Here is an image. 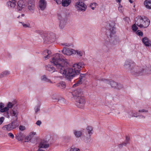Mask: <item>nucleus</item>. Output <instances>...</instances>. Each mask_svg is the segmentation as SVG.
<instances>
[{
	"mask_svg": "<svg viewBox=\"0 0 151 151\" xmlns=\"http://www.w3.org/2000/svg\"><path fill=\"white\" fill-rule=\"evenodd\" d=\"M50 61L59 71L55 73V77L61 78L64 77L69 80L79 75L81 68L84 66L83 63L80 62L75 63L71 68H66L68 64L66 60L63 58L61 54L58 53L53 55Z\"/></svg>",
	"mask_w": 151,
	"mask_h": 151,
	"instance_id": "f257e3e1",
	"label": "nucleus"
},
{
	"mask_svg": "<svg viewBox=\"0 0 151 151\" xmlns=\"http://www.w3.org/2000/svg\"><path fill=\"white\" fill-rule=\"evenodd\" d=\"M124 68L136 76L142 75L145 74V70L142 68L138 66H135L134 63L129 60H126L123 65Z\"/></svg>",
	"mask_w": 151,
	"mask_h": 151,
	"instance_id": "f03ea898",
	"label": "nucleus"
},
{
	"mask_svg": "<svg viewBox=\"0 0 151 151\" xmlns=\"http://www.w3.org/2000/svg\"><path fill=\"white\" fill-rule=\"evenodd\" d=\"M136 24L140 28H146L150 24V20L145 16H137L135 19Z\"/></svg>",
	"mask_w": 151,
	"mask_h": 151,
	"instance_id": "7ed1b4c3",
	"label": "nucleus"
},
{
	"mask_svg": "<svg viewBox=\"0 0 151 151\" xmlns=\"http://www.w3.org/2000/svg\"><path fill=\"white\" fill-rule=\"evenodd\" d=\"M19 125L17 119H15L8 124L3 126L1 129L4 131L9 132L16 129Z\"/></svg>",
	"mask_w": 151,
	"mask_h": 151,
	"instance_id": "20e7f679",
	"label": "nucleus"
},
{
	"mask_svg": "<svg viewBox=\"0 0 151 151\" xmlns=\"http://www.w3.org/2000/svg\"><path fill=\"white\" fill-rule=\"evenodd\" d=\"M42 37L43 39L44 43L48 44L53 42L56 39L55 35L52 33L49 34L44 33Z\"/></svg>",
	"mask_w": 151,
	"mask_h": 151,
	"instance_id": "39448f33",
	"label": "nucleus"
},
{
	"mask_svg": "<svg viewBox=\"0 0 151 151\" xmlns=\"http://www.w3.org/2000/svg\"><path fill=\"white\" fill-rule=\"evenodd\" d=\"M115 23L114 21H111L107 25V28L108 29L106 31V34L108 38L110 37L112 39L114 34L115 33V28L114 27Z\"/></svg>",
	"mask_w": 151,
	"mask_h": 151,
	"instance_id": "423d86ee",
	"label": "nucleus"
},
{
	"mask_svg": "<svg viewBox=\"0 0 151 151\" xmlns=\"http://www.w3.org/2000/svg\"><path fill=\"white\" fill-rule=\"evenodd\" d=\"M75 99L77 106L79 108H83L86 103L85 99L83 96L76 98Z\"/></svg>",
	"mask_w": 151,
	"mask_h": 151,
	"instance_id": "0eeeda50",
	"label": "nucleus"
},
{
	"mask_svg": "<svg viewBox=\"0 0 151 151\" xmlns=\"http://www.w3.org/2000/svg\"><path fill=\"white\" fill-rule=\"evenodd\" d=\"M75 7L79 11H84L86 9V6L83 2L78 1L76 3Z\"/></svg>",
	"mask_w": 151,
	"mask_h": 151,
	"instance_id": "6e6552de",
	"label": "nucleus"
},
{
	"mask_svg": "<svg viewBox=\"0 0 151 151\" xmlns=\"http://www.w3.org/2000/svg\"><path fill=\"white\" fill-rule=\"evenodd\" d=\"M83 93L81 88H78L74 91L72 93L73 96L75 98L79 97L82 96Z\"/></svg>",
	"mask_w": 151,
	"mask_h": 151,
	"instance_id": "1a4fd4ad",
	"label": "nucleus"
},
{
	"mask_svg": "<svg viewBox=\"0 0 151 151\" xmlns=\"http://www.w3.org/2000/svg\"><path fill=\"white\" fill-rule=\"evenodd\" d=\"M26 2L23 0H20L17 3V9L19 11L21 10L25 7Z\"/></svg>",
	"mask_w": 151,
	"mask_h": 151,
	"instance_id": "9d476101",
	"label": "nucleus"
},
{
	"mask_svg": "<svg viewBox=\"0 0 151 151\" xmlns=\"http://www.w3.org/2000/svg\"><path fill=\"white\" fill-rule=\"evenodd\" d=\"M49 145L48 143V141L44 140L41 141L39 144L38 147L39 148H46L49 147Z\"/></svg>",
	"mask_w": 151,
	"mask_h": 151,
	"instance_id": "9b49d317",
	"label": "nucleus"
},
{
	"mask_svg": "<svg viewBox=\"0 0 151 151\" xmlns=\"http://www.w3.org/2000/svg\"><path fill=\"white\" fill-rule=\"evenodd\" d=\"M49 145L48 143V141L44 140L41 141L39 144L38 147L39 148H46L49 147Z\"/></svg>",
	"mask_w": 151,
	"mask_h": 151,
	"instance_id": "f8f14e48",
	"label": "nucleus"
},
{
	"mask_svg": "<svg viewBox=\"0 0 151 151\" xmlns=\"http://www.w3.org/2000/svg\"><path fill=\"white\" fill-rule=\"evenodd\" d=\"M73 51H74V50L73 49L70 50L69 49H67L65 47H64L63 50H62V52L63 54L68 55H70L74 53V52Z\"/></svg>",
	"mask_w": 151,
	"mask_h": 151,
	"instance_id": "ddd939ff",
	"label": "nucleus"
},
{
	"mask_svg": "<svg viewBox=\"0 0 151 151\" xmlns=\"http://www.w3.org/2000/svg\"><path fill=\"white\" fill-rule=\"evenodd\" d=\"M47 3L45 0H40L39 1V7L41 10H43L45 8Z\"/></svg>",
	"mask_w": 151,
	"mask_h": 151,
	"instance_id": "4468645a",
	"label": "nucleus"
},
{
	"mask_svg": "<svg viewBox=\"0 0 151 151\" xmlns=\"http://www.w3.org/2000/svg\"><path fill=\"white\" fill-rule=\"evenodd\" d=\"M105 83L108 84H110L111 87L113 88H116L117 86V83L113 81H110L109 80L104 79Z\"/></svg>",
	"mask_w": 151,
	"mask_h": 151,
	"instance_id": "2eb2a0df",
	"label": "nucleus"
},
{
	"mask_svg": "<svg viewBox=\"0 0 151 151\" xmlns=\"http://www.w3.org/2000/svg\"><path fill=\"white\" fill-rule=\"evenodd\" d=\"M16 1L15 0H9L7 3L8 6L11 8H14L16 6Z\"/></svg>",
	"mask_w": 151,
	"mask_h": 151,
	"instance_id": "dca6fc26",
	"label": "nucleus"
},
{
	"mask_svg": "<svg viewBox=\"0 0 151 151\" xmlns=\"http://www.w3.org/2000/svg\"><path fill=\"white\" fill-rule=\"evenodd\" d=\"M73 132L75 137L77 138L81 137L82 135V132L81 131L74 130L73 131Z\"/></svg>",
	"mask_w": 151,
	"mask_h": 151,
	"instance_id": "f3484780",
	"label": "nucleus"
},
{
	"mask_svg": "<svg viewBox=\"0 0 151 151\" xmlns=\"http://www.w3.org/2000/svg\"><path fill=\"white\" fill-rule=\"evenodd\" d=\"M93 127L91 126H88L86 128V131L89 134L88 137H87L88 138H90L91 135L93 134Z\"/></svg>",
	"mask_w": 151,
	"mask_h": 151,
	"instance_id": "a211bd4d",
	"label": "nucleus"
},
{
	"mask_svg": "<svg viewBox=\"0 0 151 151\" xmlns=\"http://www.w3.org/2000/svg\"><path fill=\"white\" fill-rule=\"evenodd\" d=\"M80 77L79 78L80 79L78 80L77 83L74 84L73 86V87H75L76 86H77L78 84H80L82 83V81L81 79L83 78L85 76V74H81L80 76Z\"/></svg>",
	"mask_w": 151,
	"mask_h": 151,
	"instance_id": "6ab92c4d",
	"label": "nucleus"
},
{
	"mask_svg": "<svg viewBox=\"0 0 151 151\" xmlns=\"http://www.w3.org/2000/svg\"><path fill=\"white\" fill-rule=\"evenodd\" d=\"M145 7L149 9H151V0H146L144 2Z\"/></svg>",
	"mask_w": 151,
	"mask_h": 151,
	"instance_id": "aec40b11",
	"label": "nucleus"
},
{
	"mask_svg": "<svg viewBox=\"0 0 151 151\" xmlns=\"http://www.w3.org/2000/svg\"><path fill=\"white\" fill-rule=\"evenodd\" d=\"M128 117L129 118H130L131 117H137L138 116H139L140 114L139 112L134 113L132 115V112L131 111L128 113Z\"/></svg>",
	"mask_w": 151,
	"mask_h": 151,
	"instance_id": "412c9836",
	"label": "nucleus"
},
{
	"mask_svg": "<svg viewBox=\"0 0 151 151\" xmlns=\"http://www.w3.org/2000/svg\"><path fill=\"white\" fill-rule=\"evenodd\" d=\"M56 86L60 88L63 89L65 88L66 87V84L65 82H60L57 83L56 85Z\"/></svg>",
	"mask_w": 151,
	"mask_h": 151,
	"instance_id": "4be33fe9",
	"label": "nucleus"
},
{
	"mask_svg": "<svg viewBox=\"0 0 151 151\" xmlns=\"http://www.w3.org/2000/svg\"><path fill=\"white\" fill-rule=\"evenodd\" d=\"M71 0H62V4L63 6H67L70 4Z\"/></svg>",
	"mask_w": 151,
	"mask_h": 151,
	"instance_id": "5701e85b",
	"label": "nucleus"
},
{
	"mask_svg": "<svg viewBox=\"0 0 151 151\" xmlns=\"http://www.w3.org/2000/svg\"><path fill=\"white\" fill-rule=\"evenodd\" d=\"M50 54V52L47 50H46L44 51L43 54L44 58H45V60L49 58L50 56H49V55Z\"/></svg>",
	"mask_w": 151,
	"mask_h": 151,
	"instance_id": "b1692460",
	"label": "nucleus"
},
{
	"mask_svg": "<svg viewBox=\"0 0 151 151\" xmlns=\"http://www.w3.org/2000/svg\"><path fill=\"white\" fill-rule=\"evenodd\" d=\"M35 4H27V8L30 12H33L35 10Z\"/></svg>",
	"mask_w": 151,
	"mask_h": 151,
	"instance_id": "393cba45",
	"label": "nucleus"
},
{
	"mask_svg": "<svg viewBox=\"0 0 151 151\" xmlns=\"http://www.w3.org/2000/svg\"><path fill=\"white\" fill-rule=\"evenodd\" d=\"M46 69L47 70L51 72H53L55 71V68L52 66L49 65H47L46 67Z\"/></svg>",
	"mask_w": 151,
	"mask_h": 151,
	"instance_id": "a878e982",
	"label": "nucleus"
},
{
	"mask_svg": "<svg viewBox=\"0 0 151 151\" xmlns=\"http://www.w3.org/2000/svg\"><path fill=\"white\" fill-rule=\"evenodd\" d=\"M10 73V72L8 70H5L1 73L0 75V78H3L6 76L9 75Z\"/></svg>",
	"mask_w": 151,
	"mask_h": 151,
	"instance_id": "bb28decb",
	"label": "nucleus"
},
{
	"mask_svg": "<svg viewBox=\"0 0 151 151\" xmlns=\"http://www.w3.org/2000/svg\"><path fill=\"white\" fill-rule=\"evenodd\" d=\"M65 23L66 22L64 19L61 20L60 21V28L62 29H63L64 27Z\"/></svg>",
	"mask_w": 151,
	"mask_h": 151,
	"instance_id": "cd10ccee",
	"label": "nucleus"
},
{
	"mask_svg": "<svg viewBox=\"0 0 151 151\" xmlns=\"http://www.w3.org/2000/svg\"><path fill=\"white\" fill-rule=\"evenodd\" d=\"M41 79L42 80L47 82L50 83H52L51 81L50 80V79H48L47 78L45 75H43L41 77Z\"/></svg>",
	"mask_w": 151,
	"mask_h": 151,
	"instance_id": "c85d7f7f",
	"label": "nucleus"
},
{
	"mask_svg": "<svg viewBox=\"0 0 151 151\" xmlns=\"http://www.w3.org/2000/svg\"><path fill=\"white\" fill-rule=\"evenodd\" d=\"M19 23L22 24V25L23 26V27L24 28H30V24L29 23H25L24 22H19Z\"/></svg>",
	"mask_w": 151,
	"mask_h": 151,
	"instance_id": "c756f323",
	"label": "nucleus"
},
{
	"mask_svg": "<svg viewBox=\"0 0 151 151\" xmlns=\"http://www.w3.org/2000/svg\"><path fill=\"white\" fill-rule=\"evenodd\" d=\"M11 114L13 116H14L16 117V119H17V116L18 114V111L17 110H12L11 111Z\"/></svg>",
	"mask_w": 151,
	"mask_h": 151,
	"instance_id": "7c9ffc66",
	"label": "nucleus"
},
{
	"mask_svg": "<svg viewBox=\"0 0 151 151\" xmlns=\"http://www.w3.org/2000/svg\"><path fill=\"white\" fill-rule=\"evenodd\" d=\"M58 101L59 104H63L65 103V100L64 98H62L58 100Z\"/></svg>",
	"mask_w": 151,
	"mask_h": 151,
	"instance_id": "2f4dec72",
	"label": "nucleus"
},
{
	"mask_svg": "<svg viewBox=\"0 0 151 151\" xmlns=\"http://www.w3.org/2000/svg\"><path fill=\"white\" fill-rule=\"evenodd\" d=\"M129 138L128 137H126V140L125 142L122 144L123 145L125 146L127 144L129 143Z\"/></svg>",
	"mask_w": 151,
	"mask_h": 151,
	"instance_id": "473e14b6",
	"label": "nucleus"
},
{
	"mask_svg": "<svg viewBox=\"0 0 151 151\" xmlns=\"http://www.w3.org/2000/svg\"><path fill=\"white\" fill-rule=\"evenodd\" d=\"M97 5V4L96 3H93L90 4V6L92 9L94 10Z\"/></svg>",
	"mask_w": 151,
	"mask_h": 151,
	"instance_id": "72a5a7b5",
	"label": "nucleus"
},
{
	"mask_svg": "<svg viewBox=\"0 0 151 151\" xmlns=\"http://www.w3.org/2000/svg\"><path fill=\"white\" fill-rule=\"evenodd\" d=\"M136 23L134 24L132 26V29L133 31L135 32L136 31L137 29H138V28L136 26Z\"/></svg>",
	"mask_w": 151,
	"mask_h": 151,
	"instance_id": "f704fd0d",
	"label": "nucleus"
},
{
	"mask_svg": "<svg viewBox=\"0 0 151 151\" xmlns=\"http://www.w3.org/2000/svg\"><path fill=\"white\" fill-rule=\"evenodd\" d=\"M35 4V0H28L27 4Z\"/></svg>",
	"mask_w": 151,
	"mask_h": 151,
	"instance_id": "c9c22d12",
	"label": "nucleus"
},
{
	"mask_svg": "<svg viewBox=\"0 0 151 151\" xmlns=\"http://www.w3.org/2000/svg\"><path fill=\"white\" fill-rule=\"evenodd\" d=\"M138 112H139L140 114H141L142 113H147L148 112V111L146 109H142L139 110Z\"/></svg>",
	"mask_w": 151,
	"mask_h": 151,
	"instance_id": "e433bc0d",
	"label": "nucleus"
},
{
	"mask_svg": "<svg viewBox=\"0 0 151 151\" xmlns=\"http://www.w3.org/2000/svg\"><path fill=\"white\" fill-rule=\"evenodd\" d=\"M9 110V109L8 107H5L3 109H0V111L1 112H6L8 111Z\"/></svg>",
	"mask_w": 151,
	"mask_h": 151,
	"instance_id": "4c0bfd02",
	"label": "nucleus"
},
{
	"mask_svg": "<svg viewBox=\"0 0 151 151\" xmlns=\"http://www.w3.org/2000/svg\"><path fill=\"white\" fill-rule=\"evenodd\" d=\"M144 44L145 45L147 46H151V42L149 41L148 40V41H147L146 43H144Z\"/></svg>",
	"mask_w": 151,
	"mask_h": 151,
	"instance_id": "58836bf2",
	"label": "nucleus"
},
{
	"mask_svg": "<svg viewBox=\"0 0 151 151\" xmlns=\"http://www.w3.org/2000/svg\"><path fill=\"white\" fill-rule=\"evenodd\" d=\"M32 138L29 135L27 136L25 138V141L26 142H28Z\"/></svg>",
	"mask_w": 151,
	"mask_h": 151,
	"instance_id": "ea45409f",
	"label": "nucleus"
},
{
	"mask_svg": "<svg viewBox=\"0 0 151 151\" xmlns=\"http://www.w3.org/2000/svg\"><path fill=\"white\" fill-rule=\"evenodd\" d=\"M40 106L39 105L37 106L35 108V110L36 113H37L40 110Z\"/></svg>",
	"mask_w": 151,
	"mask_h": 151,
	"instance_id": "a19ab883",
	"label": "nucleus"
},
{
	"mask_svg": "<svg viewBox=\"0 0 151 151\" xmlns=\"http://www.w3.org/2000/svg\"><path fill=\"white\" fill-rule=\"evenodd\" d=\"M14 105V104L12 103L9 102L7 105V107H8L9 109V108H12Z\"/></svg>",
	"mask_w": 151,
	"mask_h": 151,
	"instance_id": "79ce46f5",
	"label": "nucleus"
},
{
	"mask_svg": "<svg viewBox=\"0 0 151 151\" xmlns=\"http://www.w3.org/2000/svg\"><path fill=\"white\" fill-rule=\"evenodd\" d=\"M123 87L122 85L120 84H117V86H116V89H120L122 88Z\"/></svg>",
	"mask_w": 151,
	"mask_h": 151,
	"instance_id": "37998d69",
	"label": "nucleus"
},
{
	"mask_svg": "<svg viewBox=\"0 0 151 151\" xmlns=\"http://www.w3.org/2000/svg\"><path fill=\"white\" fill-rule=\"evenodd\" d=\"M4 117L3 116H2L0 117V125L3 123L4 120Z\"/></svg>",
	"mask_w": 151,
	"mask_h": 151,
	"instance_id": "c03bdc74",
	"label": "nucleus"
},
{
	"mask_svg": "<svg viewBox=\"0 0 151 151\" xmlns=\"http://www.w3.org/2000/svg\"><path fill=\"white\" fill-rule=\"evenodd\" d=\"M136 34L137 35L140 36H142L143 35V32L139 30H138Z\"/></svg>",
	"mask_w": 151,
	"mask_h": 151,
	"instance_id": "a18cd8bd",
	"label": "nucleus"
},
{
	"mask_svg": "<svg viewBox=\"0 0 151 151\" xmlns=\"http://www.w3.org/2000/svg\"><path fill=\"white\" fill-rule=\"evenodd\" d=\"M70 151H80L79 148H72L70 149Z\"/></svg>",
	"mask_w": 151,
	"mask_h": 151,
	"instance_id": "49530a36",
	"label": "nucleus"
},
{
	"mask_svg": "<svg viewBox=\"0 0 151 151\" xmlns=\"http://www.w3.org/2000/svg\"><path fill=\"white\" fill-rule=\"evenodd\" d=\"M77 53V54L80 57H81L82 56L83 53L80 51H77L76 53Z\"/></svg>",
	"mask_w": 151,
	"mask_h": 151,
	"instance_id": "de8ad7c7",
	"label": "nucleus"
},
{
	"mask_svg": "<svg viewBox=\"0 0 151 151\" xmlns=\"http://www.w3.org/2000/svg\"><path fill=\"white\" fill-rule=\"evenodd\" d=\"M109 40V41H108L107 40L105 42L104 45L106 46H107L108 45H109L110 44V43L111 42V41H110V40Z\"/></svg>",
	"mask_w": 151,
	"mask_h": 151,
	"instance_id": "09e8293b",
	"label": "nucleus"
},
{
	"mask_svg": "<svg viewBox=\"0 0 151 151\" xmlns=\"http://www.w3.org/2000/svg\"><path fill=\"white\" fill-rule=\"evenodd\" d=\"M18 135L19 136V137H21V138L23 139L24 137V135L22 133L20 132L18 134Z\"/></svg>",
	"mask_w": 151,
	"mask_h": 151,
	"instance_id": "8fccbe9b",
	"label": "nucleus"
},
{
	"mask_svg": "<svg viewBox=\"0 0 151 151\" xmlns=\"http://www.w3.org/2000/svg\"><path fill=\"white\" fill-rule=\"evenodd\" d=\"M148 39L147 38V37H145L142 39V40L143 43H146L147 41H148Z\"/></svg>",
	"mask_w": 151,
	"mask_h": 151,
	"instance_id": "3c124183",
	"label": "nucleus"
},
{
	"mask_svg": "<svg viewBox=\"0 0 151 151\" xmlns=\"http://www.w3.org/2000/svg\"><path fill=\"white\" fill-rule=\"evenodd\" d=\"M8 136L12 139H13L14 137V134L11 133H9L8 134Z\"/></svg>",
	"mask_w": 151,
	"mask_h": 151,
	"instance_id": "603ef678",
	"label": "nucleus"
},
{
	"mask_svg": "<svg viewBox=\"0 0 151 151\" xmlns=\"http://www.w3.org/2000/svg\"><path fill=\"white\" fill-rule=\"evenodd\" d=\"M58 19L60 20V21H61V20L64 19H63V18L61 14H58Z\"/></svg>",
	"mask_w": 151,
	"mask_h": 151,
	"instance_id": "864d4df0",
	"label": "nucleus"
},
{
	"mask_svg": "<svg viewBox=\"0 0 151 151\" xmlns=\"http://www.w3.org/2000/svg\"><path fill=\"white\" fill-rule=\"evenodd\" d=\"M36 134V133L35 132H32L30 133L29 134V135L32 138L33 137V136Z\"/></svg>",
	"mask_w": 151,
	"mask_h": 151,
	"instance_id": "5fc2aeb1",
	"label": "nucleus"
},
{
	"mask_svg": "<svg viewBox=\"0 0 151 151\" xmlns=\"http://www.w3.org/2000/svg\"><path fill=\"white\" fill-rule=\"evenodd\" d=\"M19 129L21 131H23L25 130V127L24 126L20 125L19 127Z\"/></svg>",
	"mask_w": 151,
	"mask_h": 151,
	"instance_id": "6e6d98bb",
	"label": "nucleus"
},
{
	"mask_svg": "<svg viewBox=\"0 0 151 151\" xmlns=\"http://www.w3.org/2000/svg\"><path fill=\"white\" fill-rule=\"evenodd\" d=\"M62 45L66 47H69L70 45L69 44L67 43H65L64 44H62Z\"/></svg>",
	"mask_w": 151,
	"mask_h": 151,
	"instance_id": "4d7b16f0",
	"label": "nucleus"
},
{
	"mask_svg": "<svg viewBox=\"0 0 151 151\" xmlns=\"http://www.w3.org/2000/svg\"><path fill=\"white\" fill-rule=\"evenodd\" d=\"M41 122L40 120H38L36 122V124L40 126L41 124Z\"/></svg>",
	"mask_w": 151,
	"mask_h": 151,
	"instance_id": "13d9d810",
	"label": "nucleus"
},
{
	"mask_svg": "<svg viewBox=\"0 0 151 151\" xmlns=\"http://www.w3.org/2000/svg\"><path fill=\"white\" fill-rule=\"evenodd\" d=\"M4 107V104L2 103H0V109H2Z\"/></svg>",
	"mask_w": 151,
	"mask_h": 151,
	"instance_id": "bf43d9fd",
	"label": "nucleus"
},
{
	"mask_svg": "<svg viewBox=\"0 0 151 151\" xmlns=\"http://www.w3.org/2000/svg\"><path fill=\"white\" fill-rule=\"evenodd\" d=\"M55 1L58 4H60L61 3V1L60 0H56Z\"/></svg>",
	"mask_w": 151,
	"mask_h": 151,
	"instance_id": "052dcab7",
	"label": "nucleus"
},
{
	"mask_svg": "<svg viewBox=\"0 0 151 151\" xmlns=\"http://www.w3.org/2000/svg\"><path fill=\"white\" fill-rule=\"evenodd\" d=\"M17 139H18L19 140H22V139H23L21 138V137H19V136L18 135L17 136Z\"/></svg>",
	"mask_w": 151,
	"mask_h": 151,
	"instance_id": "680f3d73",
	"label": "nucleus"
},
{
	"mask_svg": "<svg viewBox=\"0 0 151 151\" xmlns=\"http://www.w3.org/2000/svg\"><path fill=\"white\" fill-rule=\"evenodd\" d=\"M120 6H119V8H118V9L119 11L120 12H122V10H121V8H120Z\"/></svg>",
	"mask_w": 151,
	"mask_h": 151,
	"instance_id": "e2e57ef3",
	"label": "nucleus"
},
{
	"mask_svg": "<svg viewBox=\"0 0 151 151\" xmlns=\"http://www.w3.org/2000/svg\"><path fill=\"white\" fill-rule=\"evenodd\" d=\"M139 116L141 117V118H145V117L144 116H141L140 114H139Z\"/></svg>",
	"mask_w": 151,
	"mask_h": 151,
	"instance_id": "0e129e2a",
	"label": "nucleus"
},
{
	"mask_svg": "<svg viewBox=\"0 0 151 151\" xmlns=\"http://www.w3.org/2000/svg\"><path fill=\"white\" fill-rule=\"evenodd\" d=\"M7 114L6 117H7L8 118H9V116L8 114H9L8 112H7Z\"/></svg>",
	"mask_w": 151,
	"mask_h": 151,
	"instance_id": "69168bd1",
	"label": "nucleus"
},
{
	"mask_svg": "<svg viewBox=\"0 0 151 151\" xmlns=\"http://www.w3.org/2000/svg\"><path fill=\"white\" fill-rule=\"evenodd\" d=\"M121 0H116V1L117 2L120 3Z\"/></svg>",
	"mask_w": 151,
	"mask_h": 151,
	"instance_id": "338daca9",
	"label": "nucleus"
},
{
	"mask_svg": "<svg viewBox=\"0 0 151 151\" xmlns=\"http://www.w3.org/2000/svg\"><path fill=\"white\" fill-rule=\"evenodd\" d=\"M129 1L131 3H133V1L132 0H129Z\"/></svg>",
	"mask_w": 151,
	"mask_h": 151,
	"instance_id": "774afa93",
	"label": "nucleus"
}]
</instances>
